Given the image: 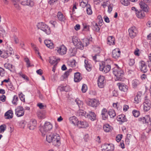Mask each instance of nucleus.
<instances>
[{"label": "nucleus", "instance_id": "f257e3e1", "mask_svg": "<svg viewBox=\"0 0 151 151\" xmlns=\"http://www.w3.org/2000/svg\"><path fill=\"white\" fill-rule=\"evenodd\" d=\"M60 136L56 133H51L46 136V140L48 142H51L53 145L55 146L60 145Z\"/></svg>", "mask_w": 151, "mask_h": 151}, {"label": "nucleus", "instance_id": "f03ea898", "mask_svg": "<svg viewBox=\"0 0 151 151\" xmlns=\"http://www.w3.org/2000/svg\"><path fill=\"white\" fill-rule=\"evenodd\" d=\"M113 73L116 77L117 79L119 81H123L124 78H123L124 71L119 67L115 68L113 70Z\"/></svg>", "mask_w": 151, "mask_h": 151}, {"label": "nucleus", "instance_id": "7ed1b4c3", "mask_svg": "<svg viewBox=\"0 0 151 151\" xmlns=\"http://www.w3.org/2000/svg\"><path fill=\"white\" fill-rule=\"evenodd\" d=\"M52 128V126L50 123L46 122L44 125L40 128V131L42 135L44 136L46 133L50 131Z\"/></svg>", "mask_w": 151, "mask_h": 151}, {"label": "nucleus", "instance_id": "20e7f679", "mask_svg": "<svg viewBox=\"0 0 151 151\" xmlns=\"http://www.w3.org/2000/svg\"><path fill=\"white\" fill-rule=\"evenodd\" d=\"M38 29H40L45 32L47 35L51 33V30L49 26L43 22L39 23L37 25Z\"/></svg>", "mask_w": 151, "mask_h": 151}, {"label": "nucleus", "instance_id": "39448f33", "mask_svg": "<svg viewBox=\"0 0 151 151\" xmlns=\"http://www.w3.org/2000/svg\"><path fill=\"white\" fill-rule=\"evenodd\" d=\"M94 51L96 53L94 56H93V60L95 62L99 61L100 59V48L99 47H96L94 48Z\"/></svg>", "mask_w": 151, "mask_h": 151}, {"label": "nucleus", "instance_id": "423d86ee", "mask_svg": "<svg viewBox=\"0 0 151 151\" xmlns=\"http://www.w3.org/2000/svg\"><path fill=\"white\" fill-rule=\"evenodd\" d=\"M128 32L130 37L132 38H133L137 35L138 33L137 30L134 26H133L129 28L128 29Z\"/></svg>", "mask_w": 151, "mask_h": 151}, {"label": "nucleus", "instance_id": "0eeeda50", "mask_svg": "<svg viewBox=\"0 0 151 151\" xmlns=\"http://www.w3.org/2000/svg\"><path fill=\"white\" fill-rule=\"evenodd\" d=\"M106 82V81L104 76H100L99 77L97 80V84L99 87L101 88H103L105 85Z\"/></svg>", "mask_w": 151, "mask_h": 151}, {"label": "nucleus", "instance_id": "6e6552de", "mask_svg": "<svg viewBox=\"0 0 151 151\" xmlns=\"http://www.w3.org/2000/svg\"><path fill=\"white\" fill-rule=\"evenodd\" d=\"M100 70L103 72L106 73L108 72L111 69V66L109 65H105L104 63L100 65Z\"/></svg>", "mask_w": 151, "mask_h": 151}, {"label": "nucleus", "instance_id": "1a4fd4ad", "mask_svg": "<svg viewBox=\"0 0 151 151\" xmlns=\"http://www.w3.org/2000/svg\"><path fill=\"white\" fill-rule=\"evenodd\" d=\"M37 125V121L35 119H32L28 122L27 127L30 130H33L36 127Z\"/></svg>", "mask_w": 151, "mask_h": 151}, {"label": "nucleus", "instance_id": "9d476101", "mask_svg": "<svg viewBox=\"0 0 151 151\" xmlns=\"http://www.w3.org/2000/svg\"><path fill=\"white\" fill-rule=\"evenodd\" d=\"M67 50V48L63 45L57 47L56 49V50L59 54L60 55L65 54Z\"/></svg>", "mask_w": 151, "mask_h": 151}, {"label": "nucleus", "instance_id": "9b49d317", "mask_svg": "<svg viewBox=\"0 0 151 151\" xmlns=\"http://www.w3.org/2000/svg\"><path fill=\"white\" fill-rule=\"evenodd\" d=\"M139 68L140 71L143 73L147 72L148 70L147 65L143 61L139 62Z\"/></svg>", "mask_w": 151, "mask_h": 151}, {"label": "nucleus", "instance_id": "f8f14e48", "mask_svg": "<svg viewBox=\"0 0 151 151\" xmlns=\"http://www.w3.org/2000/svg\"><path fill=\"white\" fill-rule=\"evenodd\" d=\"M87 104L93 107H97L99 104V101L95 99L90 100L87 103Z\"/></svg>", "mask_w": 151, "mask_h": 151}, {"label": "nucleus", "instance_id": "ddd939ff", "mask_svg": "<svg viewBox=\"0 0 151 151\" xmlns=\"http://www.w3.org/2000/svg\"><path fill=\"white\" fill-rule=\"evenodd\" d=\"M15 114L18 117L23 116L24 114V111L23 107L20 106L18 107L15 109Z\"/></svg>", "mask_w": 151, "mask_h": 151}, {"label": "nucleus", "instance_id": "4468645a", "mask_svg": "<svg viewBox=\"0 0 151 151\" xmlns=\"http://www.w3.org/2000/svg\"><path fill=\"white\" fill-rule=\"evenodd\" d=\"M150 118L149 116H146L145 117H142L139 118L138 120L140 122L143 124H148L150 122Z\"/></svg>", "mask_w": 151, "mask_h": 151}, {"label": "nucleus", "instance_id": "2eb2a0df", "mask_svg": "<svg viewBox=\"0 0 151 151\" xmlns=\"http://www.w3.org/2000/svg\"><path fill=\"white\" fill-rule=\"evenodd\" d=\"M145 101L143 103L144 110L145 111H147L149 110L150 108L151 104L149 103V100L148 101V100L146 99L147 96L145 97Z\"/></svg>", "mask_w": 151, "mask_h": 151}, {"label": "nucleus", "instance_id": "dca6fc26", "mask_svg": "<svg viewBox=\"0 0 151 151\" xmlns=\"http://www.w3.org/2000/svg\"><path fill=\"white\" fill-rule=\"evenodd\" d=\"M117 85L118 86L119 90L122 91L126 92L128 90V86L123 83H118Z\"/></svg>", "mask_w": 151, "mask_h": 151}, {"label": "nucleus", "instance_id": "f3484780", "mask_svg": "<svg viewBox=\"0 0 151 151\" xmlns=\"http://www.w3.org/2000/svg\"><path fill=\"white\" fill-rule=\"evenodd\" d=\"M120 51L118 48H116L114 50L112 53L113 58L116 59L118 58L120 56Z\"/></svg>", "mask_w": 151, "mask_h": 151}, {"label": "nucleus", "instance_id": "a211bd4d", "mask_svg": "<svg viewBox=\"0 0 151 151\" xmlns=\"http://www.w3.org/2000/svg\"><path fill=\"white\" fill-rule=\"evenodd\" d=\"M72 42L75 46L81 48V46H83L82 43L77 37H75L72 39Z\"/></svg>", "mask_w": 151, "mask_h": 151}, {"label": "nucleus", "instance_id": "6ab92c4d", "mask_svg": "<svg viewBox=\"0 0 151 151\" xmlns=\"http://www.w3.org/2000/svg\"><path fill=\"white\" fill-rule=\"evenodd\" d=\"M139 4L141 8L142 9V10L145 12L148 11L149 8L147 5L145 4V3L142 1L139 3Z\"/></svg>", "mask_w": 151, "mask_h": 151}, {"label": "nucleus", "instance_id": "aec40b11", "mask_svg": "<svg viewBox=\"0 0 151 151\" xmlns=\"http://www.w3.org/2000/svg\"><path fill=\"white\" fill-rule=\"evenodd\" d=\"M77 125L79 128H85L88 126V123L85 121H78Z\"/></svg>", "mask_w": 151, "mask_h": 151}, {"label": "nucleus", "instance_id": "412c9836", "mask_svg": "<svg viewBox=\"0 0 151 151\" xmlns=\"http://www.w3.org/2000/svg\"><path fill=\"white\" fill-rule=\"evenodd\" d=\"M96 115L95 113L92 111H89L88 113V115L86 117L88 118L92 121L95 120L96 119Z\"/></svg>", "mask_w": 151, "mask_h": 151}, {"label": "nucleus", "instance_id": "4be33fe9", "mask_svg": "<svg viewBox=\"0 0 151 151\" xmlns=\"http://www.w3.org/2000/svg\"><path fill=\"white\" fill-rule=\"evenodd\" d=\"M74 81L75 82H79L82 79V77L79 72L75 73L74 74Z\"/></svg>", "mask_w": 151, "mask_h": 151}, {"label": "nucleus", "instance_id": "5701e85b", "mask_svg": "<svg viewBox=\"0 0 151 151\" xmlns=\"http://www.w3.org/2000/svg\"><path fill=\"white\" fill-rule=\"evenodd\" d=\"M88 115V113L82 110H78L77 113V116L80 117L82 116H84L85 117H86V116Z\"/></svg>", "mask_w": 151, "mask_h": 151}, {"label": "nucleus", "instance_id": "b1692460", "mask_svg": "<svg viewBox=\"0 0 151 151\" xmlns=\"http://www.w3.org/2000/svg\"><path fill=\"white\" fill-rule=\"evenodd\" d=\"M142 95L141 93L139 92L134 98L135 103L138 104L141 101V96Z\"/></svg>", "mask_w": 151, "mask_h": 151}, {"label": "nucleus", "instance_id": "393cba45", "mask_svg": "<svg viewBox=\"0 0 151 151\" xmlns=\"http://www.w3.org/2000/svg\"><path fill=\"white\" fill-rule=\"evenodd\" d=\"M144 12V11L141 10H138L137 12H136V14L137 17L140 18H142L144 17L145 16Z\"/></svg>", "mask_w": 151, "mask_h": 151}, {"label": "nucleus", "instance_id": "a878e982", "mask_svg": "<svg viewBox=\"0 0 151 151\" xmlns=\"http://www.w3.org/2000/svg\"><path fill=\"white\" fill-rule=\"evenodd\" d=\"M114 38L111 36H109L107 38V43L110 45H112L114 44Z\"/></svg>", "mask_w": 151, "mask_h": 151}, {"label": "nucleus", "instance_id": "bb28decb", "mask_svg": "<svg viewBox=\"0 0 151 151\" xmlns=\"http://www.w3.org/2000/svg\"><path fill=\"white\" fill-rule=\"evenodd\" d=\"M70 122L74 125H77L78 121L77 118L75 116H72L70 117L69 119Z\"/></svg>", "mask_w": 151, "mask_h": 151}, {"label": "nucleus", "instance_id": "cd10ccee", "mask_svg": "<svg viewBox=\"0 0 151 151\" xmlns=\"http://www.w3.org/2000/svg\"><path fill=\"white\" fill-rule=\"evenodd\" d=\"M33 2L30 0H23L21 2V4L24 5H29L32 6L33 5Z\"/></svg>", "mask_w": 151, "mask_h": 151}, {"label": "nucleus", "instance_id": "c85d7f7f", "mask_svg": "<svg viewBox=\"0 0 151 151\" xmlns=\"http://www.w3.org/2000/svg\"><path fill=\"white\" fill-rule=\"evenodd\" d=\"M117 118L118 121L121 122H127V121L125 115L124 114L118 116H117Z\"/></svg>", "mask_w": 151, "mask_h": 151}, {"label": "nucleus", "instance_id": "c756f323", "mask_svg": "<svg viewBox=\"0 0 151 151\" xmlns=\"http://www.w3.org/2000/svg\"><path fill=\"white\" fill-rule=\"evenodd\" d=\"M44 43L47 47L51 49H52L53 47V44L50 40H45L44 41Z\"/></svg>", "mask_w": 151, "mask_h": 151}, {"label": "nucleus", "instance_id": "7c9ffc66", "mask_svg": "<svg viewBox=\"0 0 151 151\" xmlns=\"http://www.w3.org/2000/svg\"><path fill=\"white\" fill-rule=\"evenodd\" d=\"M13 114L12 111L11 110H9L5 114L4 116H7V117H6V119H10L13 117Z\"/></svg>", "mask_w": 151, "mask_h": 151}, {"label": "nucleus", "instance_id": "2f4dec72", "mask_svg": "<svg viewBox=\"0 0 151 151\" xmlns=\"http://www.w3.org/2000/svg\"><path fill=\"white\" fill-rule=\"evenodd\" d=\"M103 129L106 132H109L112 129V127L108 124H106L103 126Z\"/></svg>", "mask_w": 151, "mask_h": 151}, {"label": "nucleus", "instance_id": "473e14b6", "mask_svg": "<svg viewBox=\"0 0 151 151\" xmlns=\"http://www.w3.org/2000/svg\"><path fill=\"white\" fill-rule=\"evenodd\" d=\"M57 17L58 20L61 21H63L65 19L63 14L60 12H58Z\"/></svg>", "mask_w": 151, "mask_h": 151}, {"label": "nucleus", "instance_id": "72a5a7b5", "mask_svg": "<svg viewBox=\"0 0 151 151\" xmlns=\"http://www.w3.org/2000/svg\"><path fill=\"white\" fill-rule=\"evenodd\" d=\"M58 59H56L54 57H52L50 58L49 63L51 64H53L55 63V64L57 63Z\"/></svg>", "mask_w": 151, "mask_h": 151}, {"label": "nucleus", "instance_id": "f704fd0d", "mask_svg": "<svg viewBox=\"0 0 151 151\" xmlns=\"http://www.w3.org/2000/svg\"><path fill=\"white\" fill-rule=\"evenodd\" d=\"M85 66L86 69L88 71H90L91 70V65L88 63V62L86 60H85Z\"/></svg>", "mask_w": 151, "mask_h": 151}, {"label": "nucleus", "instance_id": "c9c22d12", "mask_svg": "<svg viewBox=\"0 0 151 151\" xmlns=\"http://www.w3.org/2000/svg\"><path fill=\"white\" fill-rule=\"evenodd\" d=\"M140 84V82L137 79H134L132 81V85L134 88H136Z\"/></svg>", "mask_w": 151, "mask_h": 151}, {"label": "nucleus", "instance_id": "e433bc0d", "mask_svg": "<svg viewBox=\"0 0 151 151\" xmlns=\"http://www.w3.org/2000/svg\"><path fill=\"white\" fill-rule=\"evenodd\" d=\"M108 114L111 118H114L116 115L114 110L113 109H111L109 110Z\"/></svg>", "mask_w": 151, "mask_h": 151}, {"label": "nucleus", "instance_id": "4c0bfd02", "mask_svg": "<svg viewBox=\"0 0 151 151\" xmlns=\"http://www.w3.org/2000/svg\"><path fill=\"white\" fill-rule=\"evenodd\" d=\"M86 11L87 14L88 15H91L92 13V11L91 9V7L90 5H87L86 7Z\"/></svg>", "mask_w": 151, "mask_h": 151}, {"label": "nucleus", "instance_id": "58836bf2", "mask_svg": "<svg viewBox=\"0 0 151 151\" xmlns=\"http://www.w3.org/2000/svg\"><path fill=\"white\" fill-rule=\"evenodd\" d=\"M90 5L89 4H88V2L86 0H83L80 3V5L83 8H84L85 7H87V5Z\"/></svg>", "mask_w": 151, "mask_h": 151}, {"label": "nucleus", "instance_id": "ea45409f", "mask_svg": "<svg viewBox=\"0 0 151 151\" xmlns=\"http://www.w3.org/2000/svg\"><path fill=\"white\" fill-rule=\"evenodd\" d=\"M97 21L98 22V24L100 26L102 25L103 22V20L101 16V15H99L97 17Z\"/></svg>", "mask_w": 151, "mask_h": 151}, {"label": "nucleus", "instance_id": "a19ab883", "mask_svg": "<svg viewBox=\"0 0 151 151\" xmlns=\"http://www.w3.org/2000/svg\"><path fill=\"white\" fill-rule=\"evenodd\" d=\"M89 43L88 39L85 38L83 40V46H81V47L84 46H87Z\"/></svg>", "mask_w": 151, "mask_h": 151}, {"label": "nucleus", "instance_id": "79ce46f5", "mask_svg": "<svg viewBox=\"0 0 151 151\" xmlns=\"http://www.w3.org/2000/svg\"><path fill=\"white\" fill-rule=\"evenodd\" d=\"M75 101L79 108L82 107L83 102L82 101L79 100L78 99H77L75 100Z\"/></svg>", "mask_w": 151, "mask_h": 151}, {"label": "nucleus", "instance_id": "37998d69", "mask_svg": "<svg viewBox=\"0 0 151 151\" xmlns=\"http://www.w3.org/2000/svg\"><path fill=\"white\" fill-rule=\"evenodd\" d=\"M114 149V145L112 144H108L107 150L106 151H112Z\"/></svg>", "mask_w": 151, "mask_h": 151}, {"label": "nucleus", "instance_id": "c03bdc74", "mask_svg": "<svg viewBox=\"0 0 151 151\" xmlns=\"http://www.w3.org/2000/svg\"><path fill=\"white\" fill-rule=\"evenodd\" d=\"M24 60L25 61L26 63L27 67V68H29L31 66H34V65H31L29 60L27 58H24Z\"/></svg>", "mask_w": 151, "mask_h": 151}, {"label": "nucleus", "instance_id": "a18cd8bd", "mask_svg": "<svg viewBox=\"0 0 151 151\" xmlns=\"http://www.w3.org/2000/svg\"><path fill=\"white\" fill-rule=\"evenodd\" d=\"M9 56L8 51H3V54L1 55V57L4 58H6Z\"/></svg>", "mask_w": 151, "mask_h": 151}, {"label": "nucleus", "instance_id": "49530a36", "mask_svg": "<svg viewBox=\"0 0 151 151\" xmlns=\"http://www.w3.org/2000/svg\"><path fill=\"white\" fill-rule=\"evenodd\" d=\"M93 29V30L96 32H99L100 28L99 27V25L97 23L95 24Z\"/></svg>", "mask_w": 151, "mask_h": 151}, {"label": "nucleus", "instance_id": "de8ad7c7", "mask_svg": "<svg viewBox=\"0 0 151 151\" xmlns=\"http://www.w3.org/2000/svg\"><path fill=\"white\" fill-rule=\"evenodd\" d=\"M38 117L41 119H44L45 118V116L42 112L39 111L37 113Z\"/></svg>", "mask_w": 151, "mask_h": 151}, {"label": "nucleus", "instance_id": "09e8293b", "mask_svg": "<svg viewBox=\"0 0 151 151\" xmlns=\"http://www.w3.org/2000/svg\"><path fill=\"white\" fill-rule=\"evenodd\" d=\"M6 126L5 124H2L0 126V132H4L5 130Z\"/></svg>", "mask_w": 151, "mask_h": 151}, {"label": "nucleus", "instance_id": "8fccbe9b", "mask_svg": "<svg viewBox=\"0 0 151 151\" xmlns=\"http://www.w3.org/2000/svg\"><path fill=\"white\" fill-rule=\"evenodd\" d=\"M12 65L9 63H6L4 64V67L6 69L9 70L10 68H12Z\"/></svg>", "mask_w": 151, "mask_h": 151}, {"label": "nucleus", "instance_id": "3c124183", "mask_svg": "<svg viewBox=\"0 0 151 151\" xmlns=\"http://www.w3.org/2000/svg\"><path fill=\"white\" fill-rule=\"evenodd\" d=\"M121 3L125 6H127L129 4L128 0H121Z\"/></svg>", "mask_w": 151, "mask_h": 151}, {"label": "nucleus", "instance_id": "603ef678", "mask_svg": "<svg viewBox=\"0 0 151 151\" xmlns=\"http://www.w3.org/2000/svg\"><path fill=\"white\" fill-rule=\"evenodd\" d=\"M87 89V87L86 85L83 84L82 86L81 91L83 93H85Z\"/></svg>", "mask_w": 151, "mask_h": 151}, {"label": "nucleus", "instance_id": "864d4df0", "mask_svg": "<svg viewBox=\"0 0 151 151\" xmlns=\"http://www.w3.org/2000/svg\"><path fill=\"white\" fill-rule=\"evenodd\" d=\"M18 97L17 96H14L13 99L12 101V103L14 105H17V102L18 100Z\"/></svg>", "mask_w": 151, "mask_h": 151}, {"label": "nucleus", "instance_id": "5fc2aeb1", "mask_svg": "<svg viewBox=\"0 0 151 151\" xmlns=\"http://www.w3.org/2000/svg\"><path fill=\"white\" fill-rule=\"evenodd\" d=\"M132 113L133 115L135 117H137L139 115V111L137 110H134L133 111Z\"/></svg>", "mask_w": 151, "mask_h": 151}, {"label": "nucleus", "instance_id": "6e6d98bb", "mask_svg": "<svg viewBox=\"0 0 151 151\" xmlns=\"http://www.w3.org/2000/svg\"><path fill=\"white\" fill-rule=\"evenodd\" d=\"M135 63L134 60L133 59H130L129 60V64L130 66H132Z\"/></svg>", "mask_w": 151, "mask_h": 151}, {"label": "nucleus", "instance_id": "4d7b16f0", "mask_svg": "<svg viewBox=\"0 0 151 151\" xmlns=\"http://www.w3.org/2000/svg\"><path fill=\"white\" fill-rule=\"evenodd\" d=\"M20 76H21L24 79L27 80V81H29L28 78L25 75L22 74V72H20L19 73Z\"/></svg>", "mask_w": 151, "mask_h": 151}, {"label": "nucleus", "instance_id": "13d9d810", "mask_svg": "<svg viewBox=\"0 0 151 151\" xmlns=\"http://www.w3.org/2000/svg\"><path fill=\"white\" fill-rule=\"evenodd\" d=\"M24 95L22 93L19 94V97L20 100L22 101H25Z\"/></svg>", "mask_w": 151, "mask_h": 151}, {"label": "nucleus", "instance_id": "bf43d9fd", "mask_svg": "<svg viewBox=\"0 0 151 151\" xmlns=\"http://www.w3.org/2000/svg\"><path fill=\"white\" fill-rule=\"evenodd\" d=\"M107 145L108 144H104L102 145L101 146V148L102 150H106V151L107 150Z\"/></svg>", "mask_w": 151, "mask_h": 151}, {"label": "nucleus", "instance_id": "052dcab7", "mask_svg": "<svg viewBox=\"0 0 151 151\" xmlns=\"http://www.w3.org/2000/svg\"><path fill=\"white\" fill-rule=\"evenodd\" d=\"M122 134H118L116 137V140L117 142L120 141L122 138Z\"/></svg>", "mask_w": 151, "mask_h": 151}, {"label": "nucleus", "instance_id": "680f3d73", "mask_svg": "<svg viewBox=\"0 0 151 151\" xmlns=\"http://www.w3.org/2000/svg\"><path fill=\"white\" fill-rule=\"evenodd\" d=\"M107 6L108 7V11L109 13H110L112 11L113 7L112 6H111V5H108Z\"/></svg>", "mask_w": 151, "mask_h": 151}, {"label": "nucleus", "instance_id": "e2e57ef3", "mask_svg": "<svg viewBox=\"0 0 151 151\" xmlns=\"http://www.w3.org/2000/svg\"><path fill=\"white\" fill-rule=\"evenodd\" d=\"M4 73V69L0 67V75L3 76Z\"/></svg>", "mask_w": 151, "mask_h": 151}, {"label": "nucleus", "instance_id": "0e129e2a", "mask_svg": "<svg viewBox=\"0 0 151 151\" xmlns=\"http://www.w3.org/2000/svg\"><path fill=\"white\" fill-rule=\"evenodd\" d=\"M31 46L33 47L34 50L36 51L37 53V52L38 51L35 45L33 43H31Z\"/></svg>", "mask_w": 151, "mask_h": 151}, {"label": "nucleus", "instance_id": "69168bd1", "mask_svg": "<svg viewBox=\"0 0 151 151\" xmlns=\"http://www.w3.org/2000/svg\"><path fill=\"white\" fill-rule=\"evenodd\" d=\"M107 110L106 109H103L102 111V115H104L105 114H107Z\"/></svg>", "mask_w": 151, "mask_h": 151}, {"label": "nucleus", "instance_id": "338daca9", "mask_svg": "<svg viewBox=\"0 0 151 151\" xmlns=\"http://www.w3.org/2000/svg\"><path fill=\"white\" fill-rule=\"evenodd\" d=\"M69 74L70 73L68 71H67L64 73L63 77L64 78H67Z\"/></svg>", "mask_w": 151, "mask_h": 151}, {"label": "nucleus", "instance_id": "774afa93", "mask_svg": "<svg viewBox=\"0 0 151 151\" xmlns=\"http://www.w3.org/2000/svg\"><path fill=\"white\" fill-rule=\"evenodd\" d=\"M57 1V0H50L49 1V3L50 5H52Z\"/></svg>", "mask_w": 151, "mask_h": 151}]
</instances>
